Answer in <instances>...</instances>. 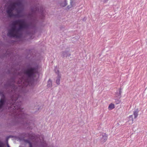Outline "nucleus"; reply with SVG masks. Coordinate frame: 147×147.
<instances>
[{
	"instance_id": "18",
	"label": "nucleus",
	"mask_w": 147,
	"mask_h": 147,
	"mask_svg": "<svg viewBox=\"0 0 147 147\" xmlns=\"http://www.w3.org/2000/svg\"><path fill=\"white\" fill-rule=\"evenodd\" d=\"M10 80V82H11L14 83L15 82V78L14 77H11Z\"/></svg>"
},
{
	"instance_id": "22",
	"label": "nucleus",
	"mask_w": 147,
	"mask_h": 147,
	"mask_svg": "<svg viewBox=\"0 0 147 147\" xmlns=\"http://www.w3.org/2000/svg\"><path fill=\"white\" fill-rule=\"evenodd\" d=\"M0 95H1L2 96V97L3 98V99H5V96L3 92H0Z\"/></svg>"
},
{
	"instance_id": "1",
	"label": "nucleus",
	"mask_w": 147,
	"mask_h": 147,
	"mask_svg": "<svg viewBox=\"0 0 147 147\" xmlns=\"http://www.w3.org/2000/svg\"><path fill=\"white\" fill-rule=\"evenodd\" d=\"M22 102L18 101L15 103L14 109L17 110L18 113L15 115L14 120L15 125H20L25 126L30 125V116L23 112L22 107Z\"/></svg>"
},
{
	"instance_id": "28",
	"label": "nucleus",
	"mask_w": 147,
	"mask_h": 147,
	"mask_svg": "<svg viewBox=\"0 0 147 147\" xmlns=\"http://www.w3.org/2000/svg\"><path fill=\"white\" fill-rule=\"evenodd\" d=\"M108 1V0H104V1L105 2H106Z\"/></svg>"
},
{
	"instance_id": "30",
	"label": "nucleus",
	"mask_w": 147,
	"mask_h": 147,
	"mask_svg": "<svg viewBox=\"0 0 147 147\" xmlns=\"http://www.w3.org/2000/svg\"><path fill=\"white\" fill-rule=\"evenodd\" d=\"M42 141L43 142V143H45V144H46L45 143V142H44V141H43V140H42Z\"/></svg>"
},
{
	"instance_id": "27",
	"label": "nucleus",
	"mask_w": 147,
	"mask_h": 147,
	"mask_svg": "<svg viewBox=\"0 0 147 147\" xmlns=\"http://www.w3.org/2000/svg\"><path fill=\"white\" fill-rule=\"evenodd\" d=\"M19 98V97H18V98H16V99L15 100V101H16V100H18V99Z\"/></svg>"
},
{
	"instance_id": "24",
	"label": "nucleus",
	"mask_w": 147,
	"mask_h": 147,
	"mask_svg": "<svg viewBox=\"0 0 147 147\" xmlns=\"http://www.w3.org/2000/svg\"><path fill=\"white\" fill-rule=\"evenodd\" d=\"M71 7H72V6H70L68 5L67 7V9H70L71 8Z\"/></svg>"
},
{
	"instance_id": "33",
	"label": "nucleus",
	"mask_w": 147,
	"mask_h": 147,
	"mask_svg": "<svg viewBox=\"0 0 147 147\" xmlns=\"http://www.w3.org/2000/svg\"><path fill=\"white\" fill-rule=\"evenodd\" d=\"M44 147H45V146H44Z\"/></svg>"
},
{
	"instance_id": "8",
	"label": "nucleus",
	"mask_w": 147,
	"mask_h": 147,
	"mask_svg": "<svg viewBox=\"0 0 147 147\" xmlns=\"http://www.w3.org/2000/svg\"><path fill=\"white\" fill-rule=\"evenodd\" d=\"M61 56L63 57H69L71 55V54L69 53V51H62L61 53Z\"/></svg>"
},
{
	"instance_id": "15",
	"label": "nucleus",
	"mask_w": 147,
	"mask_h": 147,
	"mask_svg": "<svg viewBox=\"0 0 147 147\" xmlns=\"http://www.w3.org/2000/svg\"><path fill=\"white\" fill-rule=\"evenodd\" d=\"M114 107H115L114 104L112 103H111L109 106L108 109L109 110H111L113 109Z\"/></svg>"
},
{
	"instance_id": "21",
	"label": "nucleus",
	"mask_w": 147,
	"mask_h": 147,
	"mask_svg": "<svg viewBox=\"0 0 147 147\" xmlns=\"http://www.w3.org/2000/svg\"><path fill=\"white\" fill-rule=\"evenodd\" d=\"M116 104H119L121 102V100L119 99H115V102Z\"/></svg>"
},
{
	"instance_id": "17",
	"label": "nucleus",
	"mask_w": 147,
	"mask_h": 147,
	"mask_svg": "<svg viewBox=\"0 0 147 147\" xmlns=\"http://www.w3.org/2000/svg\"><path fill=\"white\" fill-rule=\"evenodd\" d=\"M52 86L51 81L50 79H49L48 81L47 86L48 87H51Z\"/></svg>"
},
{
	"instance_id": "11",
	"label": "nucleus",
	"mask_w": 147,
	"mask_h": 147,
	"mask_svg": "<svg viewBox=\"0 0 147 147\" xmlns=\"http://www.w3.org/2000/svg\"><path fill=\"white\" fill-rule=\"evenodd\" d=\"M8 10L7 9V13L8 14V16L9 17H15V14H14L13 12V11H11L10 10L9 12H8Z\"/></svg>"
},
{
	"instance_id": "10",
	"label": "nucleus",
	"mask_w": 147,
	"mask_h": 147,
	"mask_svg": "<svg viewBox=\"0 0 147 147\" xmlns=\"http://www.w3.org/2000/svg\"><path fill=\"white\" fill-rule=\"evenodd\" d=\"M128 121L127 122V124H131L133 123V118L132 115H130L127 118Z\"/></svg>"
},
{
	"instance_id": "19",
	"label": "nucleus",
	"mask_w": 147,
	"mask_h": 147,
	"mask_svg": "<svg viewBox=\"0 0 147 147\" xmlns=\"http://www.w3.org/2000/svg\"><path fill=\"white\" fill-rule=\"evenodd\" d=\"M9 82L7 83L6 84H5V86H15V85L14 84H12V85L11 84V83L10 82Z\"/></svg>"
},
{
	"instance_id": "3",
	"label": "nucleus",
	"mask_w": 147,
	"mask_h": 147,
	"mask_svg": "<svg viewBox=\"0 0 147 147\" xmlns=\"http://www.w3.org/2000/svg\"><path fill=\"white\" fill-rule=\"evenodd\" d=\"M38 70V65L35 67L28 66L27 68L24 70V73L26 76L24 80V82L26 83V86L30 84L34 80L35 75L37 73Z\"/></svg>"
},
{
	"instance_id": "31",
	"label": "nucleus",
	"mask_w": 147,
	"mask_h": 147,
	"mask_svg": "<svg viewBox=\"0 0 147 147\" xmlns=\"http://www.w3.org/2000/svg\"><path fill=\"white\" fill-rule=\"evenodd\" d=\"M7 147H10L9 145H7Z\"/></svg>"
},
{
	"instance_id": "2",
	"label": "nucleus",
	"mask_w": 147,
	"mask_h": 147,
	"mask_svg": "<svg viewBox=\"0 0 147 147\" xmlns=\"http://www.w3.org/2000/svg\"><path fill=\"white\" fill-rule=\"evenodd\" d=\"M29 26L24 19H19L14 21L12 22L11 29L8 31L7 36L10 38H19V32L24 29L28 28Z\"/></svg>"
},
{
	"instance_id": "32",
	"label": "nucleus",
	"mask_w": 147,
	"mask_h": 147,
	"mask_svg": "<svg viewBox=\"0 0 147 147\" xmlns=\"http://www.w3.org/2000/svg\"><path fill=\"white\" fill-rule=\"evenodd\" d=\"M28 127L27 129H30V128H28Z\"/></svg>"
},
{
	"instance_id": "5",
	"label": "nucleus",
	"mask_w": 147,
	"mask_h": 147,
	"mask_svg": "<svg viewBox=\"0 0 147 147\" xmlns=\"http://www.w3.org/2000/svg\"><path fill=\"white\" fill-rule=\"evenodd\" d=\"M16 6H21L20 3V2H14L10 4L9 5L7 8V9L8 10V12H9L10 10L11 11H13V10H16L17 9Z\"/></svg>"
},
{
	"instance_id": "14",
	"label": "nucleus",
	"mask_w": 147,
	"mask_h": 147,
	"mask_svg": "<svg viewBox=\"0 0 147 147\" xmlns=\"http://www.w3.org/2000/svg\"><path fill=\"white\" fill-rule=\"evenodd\" d=\"M61 76L60 75H58L57 77V80H56V84L58 85H59L60 84V81Z\"/></svg>"
},
{
	"instance_id": "6",
	"label": "nucleus",
	"mask_w": 147,
	"mask_h": 147,
	"mask_svg": "<svg viewBox=\"0 0 147 147\" xmlns=\"http://www.w3.org/2000/svg\"><path fill=\"white\" fill-rule=\"evenodd\" d=\"M108 139V135L105 133L101 134L99 137V140L100 143L103 144Z\"/></svg>"
},
{
	"instance_id": "29",
	"label": "nucleus",
	"mask_w": 147,
	"mask_h": 147,
	"mask_svg": "<svg viewBox=\"0 0 147 147\" xmlns=\"http://www.w3.org/2000/svg\"><path fill=\"white\" fill-rule=\"evenodd\" d=\"M3 106H1V105H0V109H1Z\"/></svg>"
},
{
	"instance_id": "4",
	"label": "nucleus",
	"mask_w": 147,
	"mask_h": 147,
	"mask_svg": "<svg viewBox=\"0 0 147 147\" xmlns=\"http://www.w3.org/2000/svg\"><path fill=\"white\" fill-rule=\"evenodd\" d=\"M30 10L31 13L29 14L30 16H32V15L35 14L36 12H38L40 13L42 18H44L45 16L43 13L44 8L42 6H40V8L36 6L31 7Z\"/></svg>"
},
{
	"instance_id": "13",
	"label": "nucleus",
	"mask_w": 147,
	"mask_h": 147,
	"mask_svg": "<svg viewBox=\"0 0 147 147\" xmlns=\"http://www.w3.org/2000/svg\"><path fill=\"white\" fill-rule=\"evenodd\" d=\"M67 0H64V2H62L60 3L61 6L64 7L67 5Z\"/></svg>"
},
{
	"instance_id": "23",
	"label": "nucleus",
	"mask_w": 147,
	"mask_h": 147,
	"mask_svg": "<svg viewBox=\"0 0 147 147\" xmlns=\"http://www.w3.org/2000/svg\"><path fill=\"white\" fill-rule=\"evenodd\" d=\"M26 141L28 143L29 145V147H32V144L31 142H30V141H29V140H26Z\"/></svg>"
},
{
	"instance_id": "20",
	"label": "nucleus",
	"mask_w": 147,
	"mask_h": 147,
	"mask_svg": "<svg viewBox=\"0 0 147 147\" xmlns=\"http://www.w3.org/2000/svg\"><path fill=\"white\" fill-rule=\"evenodd\" d=\"M54 71L58 75H60L59 73V71L58 69H57L56 67L54 69Z\"/></svg>"
},
{
	"instance_id": "12",
	"label": "nucleus",
	"mask_w": 147,
	"mask_h": 147,
	"mask_svg": "<svg viewBox=\"0 0 147 147\" xmlns=\"http://www.w3.org/2000/svg\"><path fill=\"white\" fill-rule=\"evenodd\" d=\"M139 112V109H138L134 111L133 115H134V118L135 119L138 116V113Z\"/></svg>"
},
{
	"instance_id": "25",
	"label": "nucleus",
	"mask_w": 147,
	"mask_h": 147,
	"mask_svg": "<svg viewBox=\"0 0 147 147\" xmlns=\"http://www.w3.org/2000/svg\"><path fill=\"white\" fill-rule=\"evenodd\" d=\"M33 136H32L31 138V140H33L34 139L36 140V139L35 138H35L34 137V138H33Z\"/></svg>"
},
{
	"instance_id": "7",
	"label": "nucleus",
	"mask_w": 147,
	"mask_h": 147,
	"mask_svg": "<svg viewBox=\"0 0 147 147\" xmlns=\"http://www.w3.org/2000/svg\"><path fill=\"white\" fill-rule=\"evenodd\" d=\"M22 6H19L20 9H18L17 8L16 10L17 12V13L15 14V17L16 18H21L22 17L23 15L22 14V9L21 8Z\"/></svg>"
},
{
	"instance_id": "26",
	"label": "nucleus",
	"mask_w": 147,
	"mask_h": 147,
	"mask_svg": "<svg viewBox=\"0 0 147 147\" xmlns=\"http://www.w3.org/2000/svg\"><path fill=\"white\" fill-rule=\"evenodd\" d=\"M86 20V18H84L83 19V20L84 21H85Z\"/></svg>"
},
{
	"instance_id": "9",
	"label": "nucleus",
	"mask_w": 147,
	"mask_h": 147,
	"mask_svg": "<svg viewBox=\"0 0 147 147\" xmlns=\"http://www.w3.org/2000/svg\"><path fill=\"white\" fill-rule=\"evenodd\" d=\"M122 93V89L121 88L119 89L118 91H117L115 93V96L117 98L120 99L121 97V94Z\"/></svg>"
},
{
	"instance_id": "16",
	"label": "nucleus",
	"mask_w": 147,
	"mask_h": 147,
	"mask_svg": "<svg viewBox=\"0 0 147 147\" xmlns=\"http://www.w3.org/2000/svg\"><path fill=\"white\" fill-rule=\"evenodd\" d=\"M5 99H1L0 100V105L3 106L5 102Z\"/></svg>"
}]
</instances>
